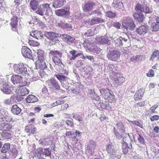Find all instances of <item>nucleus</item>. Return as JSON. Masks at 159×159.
I'll list each match as a JSON object with an SVG mask.
<instances>
[{"instance_id":"f257e3e1","label":"nucleus","mask_w":159,"mask_h":159,"mask_svg":"<svg viewBox=\"0 0 159 159\" xmlns=\"http://www.w3.org/2000/svg\"><path fill=\"white\" fill-rule=\"evenodd\" d=\"M100 92L102 98L108 102L111 103L116 102V99L115 95L108 88H102L100 89Z\"/></svg>"},{"instance_id":"f03ea898","label":"nucleus","mask_w":159,"mask_h":159,"mask_svg":"<svg viewBox=\"0 0 159 159\" xmlns=\"http://www.w3.org/2000/svg\"><path fill=\"white\" fill-rule=\"evenodd\" d=\"M116 126L119 132L117 131L115 127L113 128V131L116 137L120 139L122 138L123 135L125 134V125L123 122L120 121L116 124Z\"/></svg>"},{"instance_id":"7ed1b4c3","label":"nucleus","mask_w":159,"mask_h":159,"mask_svg":"<svg viewBox=\"0 0 159 159\" xmlns=\"http://www.w3.org/2000/svg\"><path fill=\"white\" fill-rule=\"evenodd\" d=\"M123 28L126 30H133L135 27L134 21L133 19L129 17L124 18L122 21Z\"/></svg>"},{"instance_id":"20e7f679","label":"nucleus","mask_w":159,"mask_h":159,"mask_svg":"<svg viewBox=\"0 0 159 159\" xmlns=\"http://www.w3.org/2000/svg\"><path fill=\"white\" fill-rule=\"evenodd\" d=\"M110 78L113 81V84L115 87H117L125 82V79L122 75L119 73H114L111 76Z\"/></svg>"},{"instance_id":"39448f33","label":"nucleus","mask_w":159,"mask_h":159,"mask_svg":"<svg viewBox=\"0 0 159 159\" xmlns=\"http://www.w3.org/2000/svg\"><path fill=\"white\" fill-rule=\"evenodd\" d=\"M51 9L50 4L46 3L40 5L37 9V10L35 11V13L40 16H43L44 15L46 14L48 11Z\"/></svg>"},{"instance_id":"423d86ee","label":"nucleus","mask_w":159,"mask_h":159,"mask_svg":"<svg viewBox=\"0 0 159 159\" xmlns=\"http://www.w3.org/2000/svg\"><path fill=\"white\" fill-rule=\"evenodd\" d=\"M12 120L11 115L7 110L3 108L0 110V121L10 122Z\"/></svg>"},{"instance_id":"0eeeda50","label":"nucleus","mask_w":159,"mask_h":159,"mask_svg":"<svg viewBox=\"0 0 159 159\" xmlns=\"http://www.w3.org/2000/svg\"><path fill=\"white\" fill-rule=\"evenodd\" d=\"M120 55V52L117 50H109L107 57L109 60L116 61L119 58Z\"/></svg>"},{"instance_id":"6e6552de","label":"nucleus","mask_w":159,"mask_h":159,"mask_svg":"<svg viewBox=\"0 0 159 159\" xmlns=\"http://www.w3.org/2000/svg\"><path fill=\"white\" fill-rule=\"evenodd\" d=\"M22 78L21 76L18 75H13L11 77V80L14 84H19L20 87H23L26 85L27 83L26 81L22 80Z\"/></svg>"},{"instance_id":"1a4fd4ad","label":"nucleus","mask_w":159,"mask_h":159,"mask_svg":"<svg viewBox=\"0 0 159 159\" xmlns=\"http://www.w3.org/2000/svg\"><path fill=\"white\" fill-rule=\"evenodd\" d=\"M69 7H65L63 9L57 10L55 11L56 14L58 16L66 17L70 14Z\"/></svg>"},{"instance_id":"9d476101","label":"nucleus","mask_w":159,"mask_h":159,"mask_svg":"<svg viewBox=\"0 0 159 159\" xmlns=\"http://www.w3.org/2000/svg\"><path fill=\"white\" fill-rule=\"evenodd\" d=\"M14 69V71L18 74H24L27 72V68L23 63H20L18 64L15 65Z\"/></svg>"},{"instance_id":"9b49d317","label":"nucleus","mask_w":159,"mask_h":159,"mask_svg":"<svg viewBox=\"0 0 159 159\" xmlns=\"http://www.w3.org/2000/svg\"><path fill=\"white\" fill-rule=\"evenodd\" d=\"M95 5V3L90 1L87 2L82 5V8L84 12H88L91 11Z\"/></svg>"},{"instance_id":"f8f14e48","label":"nucleus","mask_w":159,"mask_h":159,"mask_svg":"<svg viewBox=\"0 0 159 159\" xmlns=\"http://www.w3.org/2000/svg\"><path fill=\"white\" fill-rule=\"evenodd\" d=\"M96 145V143L93 140H91L89 142L87 146L86 150L91 155L94 152Z\"/></svg>"},{"instance_id":"ddd939ff","label":"nucleus","mask_w":159,"mask_h":159,"mask_svg":"<svg viewBox=\"0 0 159 159\" xmlns=\"http://www.w3.org/2000/svg\"><path fill=\"white\" fill-rule=\"evenodd\" d=\"M21 52L23 56L25 57L30 59L33 57L31 50L27 47H23L21 49Z\"/></svg>"},{"instance_id":"4468645a","label":"nucleus","mask_w":159,"mask_h":159,"mask_svg":"<svg viewBox=\"0 0 159 159\" xmlns=\"http://www.w3.org/2000/svg\"><path fill=\"white\" fill-rule=\"evenodd\" d=\"M18 18L16 16H13L11 20L10 25L12 30L17 31V27L18 26Z\"/></svg>"},{"instance_id":"2eb2a0df","label":"nucleus","mask_w":159,"mask_h":159,"mask_svg":"<svg viewBox=\"0 0 159 159\" xmlns=\"http://www.w3.org/2000/svg\"><path fill=\"white\" fill-rule=\"evenodd\" d=\"M47 82L48 83H50L55 89L57 90L61 89V86L59 82L55 78H52Z\"/></svg>"},{"instance_id":"dca6fc26","label":"nucleus","mask_w":159,"mask_h":159,"mask_svg":"<svg viewBox=\"0 0 159 159\" xmlns=\"http://www.w3.org/2000/svg\"><path fill=\"white\" fill-rule=\"evenodd\" d=\"M148 26L142 25L136 29V31L140 35H144L148 32Z\"/></svg>"},{"instance_id":"f3484780","label":"nucleus","mask_w":159,"mask_h":159,"mask_svg":"<svg viewBox=\"0 0 159 159\" xmlns=\"http://www.w3.org/2000/svg\"><path fill=\"white\" fill-rule=\"evenodd\" d=\"M45 36L48 39L53 40L56 38L60 37V34L54 33L52 32H46L45 33Z\"/></svg>"},{"instance_id":"a211bd4d","label":"nucleus","mask_w":159,"mask_h":159,"mask_svg":"<svg viewBox=\"0 0 159 159\" xmlns=\"http://www.w3.org/2000/svg\"><path fill=\"white\" fill-rule=\"evenodd\" d=\"M12 128L11 124L5 123H0V130L3 131H8Z\"/></svg>"},{"instance_id":"6ab92c4d","label":"nucleus","mask_w":159,"mask_h":159,"mask_svg":"<svg viewBox=\"0 0 159 159\" xmlns=\"http://www.w3.org/2000/svg\"><path fill=\"white\" fill-rule=\"evenodd\" d=\"M36 67L38 69L43 70L47 67L45 60H38L35 62Z\"/></svg>"},{"instance_id":"aec40b11","label":"nucleus","mask_w":159,"mask_h":159,"mask_svg":"<svg viewBox=\"0 0 159 159\" xmlns=\"http://www.w3.org/2000/svg\"><path fill=\"white\" fill-rule=\"evenodd\" d=\"M60 37H62L63 40L67 43H73L75 39L71 36L67 34H60Z\"/></svg>"},{"instance_id":"412c9836","label":"nucleus","mask_w":159,"mask_h":159,"mask_svg":"<svg viewBox=\"0 0 159 159\" xmlns=\"http://www.w3.org/2000/svg\"><path fill=\"white\" fill-rule=\"evenodd\" d=\"M144 93V91L142 89H140L135 94L134 96V100L135 101H138L140 100Z\"/></svg>"},{"instance_id":"4be33fe9","label":"nucleus","mask_w":159,"mask_h":159,"mask_svg":"<svg viewBox=\"0 0 159 159\" xmlns=\"http://www.w3.org/2000/svg\"><path fill=\"white\" fill-rule=\"evenodd\" d=\"M66 2V0H55L53 2L52 7L55 8H58L63 6Z\"/></svg>"},{"instance_id":"5701e85b","label":"nucleus","mask_w":159,"mask_h":159,"mask_svg":"<svg viewBox=\"0 0 159 159\" xmlns=\"http://www.w3.org/2000/svg\"><path fill=\"white\" fill-rule=\"evenodd\" d=\"M104 19L102 18L96 17L92 18L89 22V23L90 25H93L96 24L104 22Z\"/></svg>"},{"instance_id":"b1692460","label":"nucleus","mask_w":159,"mask_h":159,"mask_svg":"<svg viewBox=\"0 0 159 159\" xmlns=\"http://www.w3.org/2000/svg\"><path fill=\"white\" fill-rule=\"evenodd\" d=\"M30 35L38 40L41 39L43 36V34L42 33L38 31H32L30 33Z\"/></svg>"},{"instance_id":"393cba45","label":"nucleus","mask_w":159,"mask_h":159,"mask_svg":"<svg viewBox=\"0 0 159 159\" xmlns=\"http://www.w3.org/2000/svg\"><path fill=\"white\" fill-rule=\"evenodd\" d=\"M39 5V2L37 0H31L30 3V7L34 11H36L38 8Z\"/></svg>"},{"instance_id":"a878e982","label":"nucleus","mask_w":159,"mask_h":159,"mask_svg":"<svg viewBox=\"0 0 159 159\" xmlns=\"http://www.w3.org/2000/svg\"><path fill=\"white\" fill-rule=\"evenodd\" d=\"M26 132L28 133L34 134L36 132V128L32 125L26 126L25 128Z\"/></svg>"},{"instance_id":"bb28decb","label":"nucleus","mask_w":159,"mask_h":159,"mask_svg":"<svg viewBox=\"0 0 159 159\" xmlns=\"http://www.w3.org/2000/svg\"><path fill=\"white\" fill-rule=\"evenodd\" d=\"M49 54V56L52 57V58L57 57H61L62 55V53L57 50H51L50 51Z\"/></svg>"},{"instance_id":"cd10ccee","label":"nucleus","mask_w":159,"mask_h":159,"mask_svg":"<svg viewBox=\"0 0 159 159\" xmlns=\"http://www.w3.org/2000/svg\"><path fill=\"white\" fill-rule=\"evenodd\" d=\"M21 111V109L17 105H13L11 109V111L14 115H18L20 114Z\"/></svg>"},{"instance_id":"c85d7f7f","label":"nucleus","mask_w":159,"mask_h":159,"mask_svg":"<svg viewBox=\"0 0 159 159\" xmlns=\"http://www.w3.org/2000/svg\"><path fill=\"white\" fill-rule=\"evenodd\" d=\"M106 150L108 153L111 156L114 155L115 154V151L113 146L111 144H108L106 147Z\"/></svg>"},{"instance_id":"c756f323","label":"nucleus","mask_w":159,"mask_h":159,"mask_svg":"<svg viewBox=\"0 0 159 159\" xmlns=\"http://www.w3.org/2000/svg\"><path fill=\"white\" fill-rule=\"evenodd\" d=\"M133 16L134 19L139 22H142L143 20L144 16L141 13H134Z\"/></svg>"},{"instance_id":"7c9ffc66","label":"nucleus","mask_w":159,"mask_h":159,"mask_svg":"<svg viewBox=\"0 0 159 159\" xmlns=\"http://www.w3.org/2000/svg\"><path fill=\"white\" fill-rule=\"evenodd\" d=\"M38 98L37 97L33 95H28L26 99V100L28 103H33L38 101Z\"/></svg>"},{"instance_id":"2f4dec72","label":"nucleus","mask_w":159,"mask_h":159,"mask_svg":"<svg viewBox=\"0 0 159 159\" xmlns=\"http://www.w3.org/2000/svg\"><path fill=\"white\" fill-rule=\"evenodd\" d=\"M38 60L42 61L45 60V57L43 50L39 49L37 52Z\"/></svg>"},{"instance_id":"473e14b6","label":"nucleus","mask_w":159,"mask_h":159,"mask_svg":"<svg viewBox=\"0 0 159 159\" xmlns=\"http://www.w3.org/2000/svg\"><path fill=\"white\" fill-rule=\"evenodd\" d=\"M1 90L6 94H10L11 93V90L9 88L8 86L6 84H4L1 88Z\"/></svg>"},{"instance_id":"72a5a7b5","label":"nucleus","mask_w":159,"mask_h":159,"mask_svg":"<svg viewBox=\"0 0 159 159\" xmlns=\"http://www.w3.org/2000/svg\"><path fill=\"white\" fill-rule=\"evenodd\" d=\"M113 4L116 9H120L122 8L123 5L122 2L120 0H114Z\"/></svg>"},{"instance_id":"f704fd0d","label":"nucleus","mask_w":159,"mask_h":159,"mask_svg":"<svg viewBox=\"0 0 159 159\" xmlns=\"http://www.w3.org/2000/svg\"><path fill=\"white\" fill-rule=\"evenodd\" d=\"M58 26L61 28L63 29H67L70 28L71 26L67 23H65L62 21H60L57 23Z\"/></svg>"},{"instance_id":"c9c22d12","label":"nucleus","mask_w":159,"mask_h":159,"mask_svg":"<svg viewBox=\"0 0 159 159\" xmlns=\"http://www.w3.org/2000/svg\"><path fill=\"white\" fill-rule=\"evenodd\" d=\"M122 151L124 154H126L129 151V148L128 146V143L126 142H124L122 143Z\"/></svg>"},{"instance_id":"e433bc0d","label":"nucleus","mask_w":159,"mask_h":159,"mask_svg":"<svg viewBox=\"0 0 159 159\" xmlns=\"http://www.w3.org/2000/svg\"><path fill=\"white\" fill-rule=\"evenodd\" d=\"M150 27L152 31H157L159 30V24L157 22H152L151 24Z\"/></svg>"},{"instance_id":"4c0bfd02","label":"nucleus","mask_w":159,"mask_h":159,"mask_svg":"<svg viewBox=\"0 0 159 159\" xmlns=\"http://www.w3.org/2000/svg\"><path fill=\"white\" fill-rule=\"evenodd\" d=\"M10 144L9 143H5L2 148L1 152L2 153H6L10 150Z\"/></svg>"},{"instance_id":"58836bf2","label":"nucleus","mask_w":159,"mask_h":159,"mask_svg":"<svg viewBox=\"0 0 159 159\" xmlns=\"http://www.w3.org/2000/svg\"><path fill=\"white\" fill-rule=\"evenodd\" d=\"M159 56V51L158 50H155L152 52L151 55V57L149 60L150 61H153L155 58L157 57V58Z\"/></svg>"},{"instance_id":"ea45409f","label":"nucleus","mask_w":159,"mask_h":159,"mask_svg":"<svg viewBox=\"0 0 159 159\" xmlns=\"http://www.w3.org/2000/svg\"><path fill=\"white\" fill-rule=\"evenodd\" d=\"M20 92L19 93V95L20 96H24L26 94H28L29 91L26 88L23 87L20 89L19 90Z\"/></svg>"},{"instance_id":"a19ab883","label":"nucleus","mask_w":159,"mask_h":159,"mask_svg":"<svg viewBox=\"0 0 159 159\" xmlns=\"http://www.w3.org/2000/svg\"><path fill=\"white\" fill-rule=\"evenodd\" d=\"M60 58V57H54L53 58H52V59L53 61L56 65H58L61 67H62L61 66H63V64Z\"/></svg>"},{"instance_id":"79ce46f5","label":"nucleus","mask_w":159,"mask_h":159,"mask_svg":"<svg viewBox=\"0 0 159 159\" xmlns=\"http://www.w3.org/2000/svg\"><path fill=\"white\" fill-rule=\"evenodd\" d=\"M55 76L60 81H66V79L68 78L65 75L59 74H55Z\"/></svg>"},{"instance_id":"37998d69","label":"nucleus","mask_w":159,"mask_h":159,"mask_svg":"<svg viewBox=\"0 0 159 159\" xmlns=\"http://www.w3.org/2000/svg\"><path fill=\"white\" fill-rule=\"evenodd\" d=\"M66 135L68 138L72 139L75 138L77 136V134L70 131L66 132Z\"/></svg>"},{"instance_id":"c03bdc74","label":"nucleus","mask_w":159,"mask_h":159,"mask_svg":"<svg viewBox=\"0 0 159 159\" xmlns=\"http://www.w3.org/2000/svg\"><path fill=\"white\" fill-rule=\"evenodd\" d=\"M106 16L112 19L115 18L116 16L115 13L111 11H107L106 13Z\"/></svg>"},{"instance_id":"a18cd8bd","label":"nucleus","mask_w":159,"mask_h":159,"mask_svg":"<svg viewBox=\"0 0 159 159\" xmlns=\"http://www.w3.org/2000/svg\"><path fill=\"white\" fill-rule=\"evenodd\" d=\"M28 43L30 46H38L40 45L39 43L34 40H30Z\"/></svg>"},{"instance_id":"49530a36","label":"nucleus","mask_w":159,"mask_h":159,"mask_svg":"<svg viewBox=\"0 0 159 159\" xmlns=\"http://www.w3.org/2000/svg\"><path fill=\"white\" fill-rule=\"evenodd\" d=\"M109 102H105L100 103V106L101 108L103 109H107L109 106Z\"/></svg>"},{"instance_id":"de8ad7c7","label":"nucleus","mask_w":159,"mask_h":159,"mask_svg":"<svg viewBox=\"0 0 159 159\" xmlns=\"http://www.w3.org/2000/svg\"><path fill=\"white\" fill-rule=\"evenodd\" d=\"M3 137L5 139H9L11 137V134L10 133H3L2 134Z\"/></svg>"},{"instance_id":"09e8293b","label":"nucleus","mask_w":159,"mask_h":159,"mask_svg":"<svg viewBox=\"0 0 159 159\" xmlns=\"http://www.w3.org/2000/svg\"><path fill=\"white\" fill-rule=\"evenodd\" d=\"M145 105L144 101H142L140 102H139L135 104L134 107L135 108H138L139 107H143Z\"/></svg>"},{"instance_id":"8fccbe9b","label":"nucleus","mask_w":159,"mask_h":159,"mask_svg":"<svg viewBox=\"0 0 159 159\" xmlns=\"http://www.w3.org/2000/svg\"><path fill=\"white\" fill-rule=\"evenodd\" d=\"M108 41V39L107 37H103L101 38L100 42L101 44H105L107 43Z\"/></svg>"},{"instance_id":"3c124183","label":"nucleus","mask_w":159,"mask_h":159,"mask_svg":"<svg viewBox=\"0 0 159 159\" xmlns=\"http://www.w3.org/2000/svg\"><path fill=\"white\" fill-rule=\"evenodd\" d=\"M155 75L154 72L153 70L151 69L149 70L148 73H147L146 75L148 77H152L154 76Z\"/></svg>"},{"instance_id":"603ef678","label":"nucleus","mask_w":159,"mask_h":159,"mask_svg":"<svg viewBox=\"0 0 159 159\" xmlns=\"http://www.w3.org/2000/svg\"><path fill=\"white\" fill-rule=\"evenodd\" d=\"M131 122L133 125H136L140 128H142L143 127V125L139 121L134 120L132 121Z\"/></svg>"},{"instance_id":"864d4df0","label":"nucleus","mask_w":159,"mask_h":159,"mask_svg":"<svg viewBox=\"0 0 159 159\" xmlns=\"http://www.w3.org/2000/svg\"><path fill=\"white\" fill-rule=\"evenodd\" d=\"M143 9V7L139 3H138L137 4L135 7V10L136 11H142Z\"/></svg>"},{"instance_id":"5fc2aeb1","label":"nucleus","mask_w":159,"mask_h":159,"mask_svg":"<svg viewBox=\"0 0 159 159\" xmlns=\"http://www.w3.org/2000/svg\"><path fill=\"white\" fill-rule=\"evenodd\" d=\"M159 119V116L157 115H155L152 116L150 118V120L152 121L154 120H157Z\"/></svg>"},{"instance_id":"6e6d98bb","label":"nucleus","mask_w":159,"mask_h":159,"mask_svg":"<svg viewBox=\"0 0 159 159\" xmlns=\"http://www.w3.org/2000/svg\"><path fill=\"white\" fill-rule=\"evenodd\" d=\"M66 123L67 125L71 127H74V123L72 121L67 120L66 121Z\"/></svg>"},{"instance_id":"4d7b16f0","label":"nucleus","mask_w":159,"mask_h":159,"mask_svg":"<svg viewBox=\"0 0 159 159\" xmlns=\"http://www.w3.org/2000/svg\"><path fill=\"white\" fill-rule=\"evenodd\" d=\"M94 53L98 54L100 52V49L97 47H94L92 50Z\"/></svg>"},{"instance_id":"13d9d810","label":"nucleus","mask_w":159,"mask_h":159,"mask_svg":"<svg viewBox=\"0 0 159 159\" xmlns=\"http://www.w3.org/2000/svg\"><path fill=\"white\" fill-rule=\"evenodd\" d=\"M44 150L45 151L44 152V155L48 156H50L51 153L49 148H45Z\"/></svg>"},{"instance_id":"bf43d9fd","label":"nucleus","mask_w":159,"mask_h":159,"mask_svg":"<svg viewBox=\"0 0 159 159\" xmlns=\"http://www.w3.org/2000/svg\"><path fill=\"white\" fill-rule=\"evenodd\" d=\"M76 52V51L74 50H73L72 51H70L69 53L72 56V57L70 58V59L71 60H75V58H74V57L75 56V55Z\"/></svg>"},{"instance_id":"052dcab7","label":"nucleus","mask_w":159,"mask_h":159,"mask_svg":"<svg viewBox=\"0 0 159 159\" xmlns=\"http://www.w3.org/2000/svg\"><path fill=\"white\" fill-rule=\"evenodd\" d=\"M113 26L117 29H120L121 26L119 22H114L113 24Z\"/></svg>"},{"instance_id":"680f3d73","label":"nucleus","mask_w":159,"mask_h":159,"mask_svg":"<svg viewBox=\"0 0 159 159\" xmlns=\"http://www.w3.org/2000/svg\"><path fill=\"white\" fill-rule=\"evenodd\" d=\"M143 11L145 13H148L150 12V9L147 6H144L143 7Z\"/></svg>"},{"instance_id":"e2e57ef3","label":"nucleus","mask_w":159,"mask_h":159,"mask_svg":"<svg viewBox=\"0 0 159 159\" xmlns=\"http://www.w3.org/2000/svg\"><path fill=\"white\" fill-rule=\"evenodd\" d=\"M74 118L77 120L80 123H81V122L83 121V117L80 116H76L74 117Z\"/></svg>"},{"instance_id":"0e129e2a","label":"nucleus","mask_w":159,"mask_h":159,"mask_svg":"<svg viewBox=\"0 0 159 159\" xmlns=\"http://www.w3.org/2000/svg\"><path fill=\"white\" fill-rule=\"evenodd\" d=\"M122 38L121 37H120L117 39V42L120 45H123V43L122 42L123 41H122Z\"/></svg>"},{"instance_id":"69168bd1","label":"nucleus","mask_w":159,"mask_h":159,"mask_svg":"<svg viewBox=\"0 0 159 159\" xmlns=\"http://www.w3.org/2000/svg\"><path fill=\"white\" fill-rule=\"evenodd\" d=\"M68 107V105L67 103H65L64 105H63L61 106V110H66Z\"/></svg>"},{"instance_id":"338daca9","label":"nucleus","mask_w":159,"mask_h":159,"mask_svg":"<svg viewBox=\"0 0 159 159\" xmlns=\"http://www.w3.org/2000/svg\"><path fill=\"white\" fill-rule=\"evenodd\" d=\"M138 139L139 142H140L141 143H144V138L141 136H140V135H139V137L138 138Z\"/></svg>"},{"instance_id":"774afa93","label":"nucleus","mask_w":159,"mask_h":159,"mask_svg":"<svg viewBox=\"0 0 159 159\" xmlns=\"http://www.w3.org/2000/svg\"><path fill=\"white\" fill-rule=\"evenodd\" d=\"M14 2L16 7H18L21 4L20 0H14Z\"/></svg>"}]
</instances>
